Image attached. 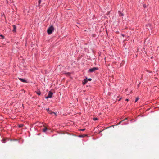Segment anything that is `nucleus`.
<instances>
[{"instance_id":"obj_3","label":"nucleus","mask_w":159,"mask_h":159,"mask_svg":"<svg viewBox=\"0 0 159 159\" xmlns=\"http://www.w3.org/2000/svg\"><path fill=\"white\" fill-rule=\"evenodd\" d=\"M98 69V68L94 67L90 69L89 71L91 72H94L95 70Z\"/></svg>"},{"instance_id":"obj_9","label":"nucleus","mask_w":159,"mask_h":159,"mask_svg":"<svg viewBox=\"0 0 159 159\" xmlns=\"http://www.w3.org/2000/svg\"><path fill=\"white\" fill-rule=\"evenodd\" d=\"M118 13L119 14V16H122L123 15V14L122 13H121V12L120 11H118Z\"/></svg>"},{"instance_id":"obj_16","label":"nucleus","mask_w":159,"mask_h":159,"mask_svg":"<svg viewBox=\"0 0 159 159\" xmlns=\"http://www.w3.org/2000/svg\"><path fill=\"white\" fill-rule=\"evenodd\" d=\"M41 2V0H39L38 2L39 4H40Z\"/></svg>"},{"instance_id":"obj_6","label":"nucleus","mask_w":159,"mask_h":159,"mask_svg":"<svg viewBox=\"0 0 159 159\" xmlns=\"http://www.w3.org/2000/svg\"><path fill=\"white\" fill-rule=\"evenodd\" d=\"M48 129H49L46 127H44V128L43 129V131L44 132H46L47 130Z\"/></svg>"},{"instance_id":"obj_2","label":"nucleus","mask_w":159,"mask_h":159,"mask_svg":"<svg viewBox=\"0 0 159 159\" xmlns=\"http://www.w3.org/2000/svg\"><path fill=\"white\" fill-rule=\"evenodd\" d=\"M53 93L51 91H49L48 93V95L45 97L46 99L51 98L52 97Z\"/></svg>"},{"instance_id":"obj_7","label":"nucleus","mask_w":159,"mask_h":159,"mask_svg":"<svg viewBox=\"0 0 159 159\" xmlns=\"http://www.w3.org/2000/svg\"><path fill=\"white\" fill-rule=\"evenodd\" d=\"M87 82V79H84L83 81V83L84 84H86Z\"/></svg>"},{"instance_id":"obj_18","label":"nucleus","mask_w":159,"mask_h":159,"mask_svg":"<svg viewBox=\"0 0 159 159\" xmlns=\"http://www.w3.org/2000/svg\"><path fill=\"white\" fill-rule=\"evenodd\" d=\"M2 140H3V143H5V139H3Z\"/></svg>"},{"instance_id":"obj_24","label":"nucleus","mask_w":159,"mask_h":159,"mask_svg":"<svg viewBox=\"0 0 159 159\" xmlns=\"http://www.w3.org/2000/svg\"><path fill=\"white\" fill-rule=\"evenodd\" d=\"M143 6L144 7H146V6L145 5H144Z\"/></svg>"},{"instance_id":"obj_13","label":"nucleus","mask_w":159,"mask_h":159,"mask_svg":"<svg viewBox=\"0 0 159 159\" xmlns=\"http://www.w3.org/2000/svg\"><path fill=\"white\" fill-rule=\"evenodd\" d=\"M66 74L67 75H70V73L69 72L67 73H66Z\"/></svg>"},{"instance_id":"obj_15","label":"nucleus","mask_w":159,"mask_h":159,"mask_svg":"<svg viewBox=\"0 0 159 159\" xmlns=\"http://www.w3.org/2000/svg\"><path fill=\"white\" fill-rule=\"evenodd\" d=\"M93 120H98V119L97 118H94L93 119Z\"/></svg>"},{"instance_id":"obj_17","label":"nucleus","mask_w":159,"mask_h":159,"mask_svg":"<svg viewBox=\"0 0 159 159\" xmlns=\"http://www.w3.org/2000/svg\"><path fill=\"white\" fill-rule=\"evenodd\" d=\"M85 129H80V130L82 131H84L85 130Z\"/></svg>"},{"instance_id":"obj_14","label":"nucleus","mask_w":159,"mask_h":159,"mask_svg":"<svg viewBox=\"0 0 159 159\" xmlns=\"http://www.w3.org/2000/svg\"><path fill=\"white\" fill-rule=\"evenodd\" d=\"M86 135H80V136L81 137H84V136H86Z\"/></svg>"},{"instance_id":"obj_1","label":"nucleus","mask_w":159,"mask_h":159,"mask_svg":"<svg viewBox=\"0 0 159 159\" xmlns=\"http://www.w3.org/2000/svg\"><path fill=\"white\" fill-rule=\"evenodd\" d=\"M54 30V27L52 25L49 27L47 30V32L48 34H51L53 31Z\"/></svg>"},{"instance_id":"obj_8","label":"nucleus","mask_w":159,"mask_h":159,"mask_svg":"<svg viewBox=\"0 0 159 159\" xmlns=\"http://www.w3.org/2000/svg\"><path fill=\"white\" fill-rule=\"evenodd\" d=\"M48 112L50 114H52V113H54L55 115H56V113H55L52 112L50 110V111H49Z\"/></svg>"},{"instance_id":"obj_10","label":"nucleus","mask_w":159,"mask_h":159,"mask_svg":"<svg viewBox=\"0 0 159 159\" xmlns=\"http://www.w3.org/2000/svg\"><path fill=\"white\" fill-rule=\"evenodd\" d=\"M24 125L23 124H20L19 125V127L20 128L22 127Z\"/></svg>"},{"instance_id":"obj_5","label":"nucleus","mask_w":159,"mask_h":159,"mask_svg":"<svg viewBox=\"0 0 159 159\" xmlns=\"http://www.w3.org/2000/svg\"><path fill=\"white\" fill-rule=\"evenodd\" d=\"M19 79L20 80L21 82H26V80L24 79H23L21 78H19Z\"/></svg>"},{"instance_id":"obj_11","label":"nucleus","mask_w":159,"mask_h":159,"mask_svg":"<svg viewBox=\"0 0 159 159\" xmlns=\"http://www.w3.org/2000/svg\"><path fill=\"white\" fill-rule=\"evenodd\" d=\"M36 93L39 95H40L41 94V93L40 91L37 92Z\"/></svg>"},{"instance_id":"obj_19","label":"nucleus","mask_w":159,"mask_h":159,"mask_svg":"<svg viewBox=\"0 0 159 159\" xmlns=\"http://www.w3.org/2000/svg\"><path fill=\"white\" fill-rule=\"evenodd\" d=\"M91 80H92V79H91V78H89V79H88V80L89 81H91Z\"/></svg>"},{"instance_id":"obj_21","label":"nucleus","mask_w":159,"mask_h":159,"mask_svg":"<svg viewBox=\"0 0 159 159\" xmlns=\"http://www.w3.org/2000/svg\"><path fill=\"white\" fill-rule=\"evenodd\" d=\"M0 36L2 37L3 38H4V36L2 35H1Z\"/></svg>"},{"instance_id":"obj_22","label":"nucleus","mask_w":159,"mask_h":159,"mask_svg":"<svg viewBox=\"0 0 159 159\" xmlns=\"http://www.w3.org/2000/svg\"><path fill=\"white\" fill-rule=\"evenodd\" d=\"M125 100L127 101H128V99H125Z\"/></svg>"},{"instance_id":"obj_12","label":"nucleus","mask_w":159,"mask_h":159,"mask_svg":"<svg viewBox=\"0 0 159 159\" xmlns=\"http://www.w3.org/2000/svg\"><path fill=\"white\" fill-rule=\"evenodd\" d=\"M139 98H136V100H135V102H137V101L139 99Z\"/></svg>"},{"instance_id":"obj_4","label":"nucleus","mask_w":159,"mask_h":159,"mask_svg":"<svg viewBox=\"0 0 159 159\" xmlns=\"http://www.w3.org/2000/svg\"><path fill=\"white\" fill-rule=\"evenodd\" d=\"M12 26L13 27V31L14 32H15L16 31V26L15 25H13Z\"/></svg>"},{"instance_id":"obj_23","label":"nucleus","mask_w":159,"mask_h":159,"mask_svg":"<svg viewBox=\"0 0 159 159\" xmlns=\"http://www.w3.org/2000/svg\"><path fill=\"white\" fill-rule=\"evenodd\" d=\"M121 98H120V99L118 100V101H120V100H121Z\"/></svg>"},{"instance_id":"obj_20","label":"nucleus","mask_w":159,"mask_h":159,"mask_svg":"<svg viewBox=\"0 0 159 159\" xmlns=\"http://www.w3.org/2000/svg\"><path fill=\"white\" fill-rule=\"evenodd\" d=\"M46 110H47L48 112L49 111H50L49 109H46Z\"/></svg>"}]
</instances>
